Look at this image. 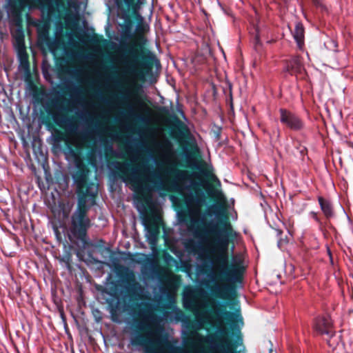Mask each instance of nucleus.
I'll return each instance as SVG.
<instances>
[{
  "label": "nucleus",
  "instance_id": "6ab92c4d",
  "mask_svg": "<svg viewBox=\"0 0 353 353\" xmlns=\"http://www.w3.org/2000/svg\"><path fill=\"white\" fill-rule=\"evenodd\" d=\"M209 177L211 180H212L214 182H217L219 184H220V181H219V179L216 178V176H214L213 174L209 175Z\"/></svg>",
  "mask_w": 353,
  "mask_h": 353
},
{
  "label": "nucleus",
  "instance_id": "9b49d317",
  "mask_svg": "<svg viewBox=\"0 0 353 353\" xmlns=\"http://www.w3.org/2000/svg\"><path fill=\"white\" fill-rule=\"evenodd\" d=\"M293 36L299 47L301 48L303 43L304 39V29L302 24L299 23L296 24L294 30L293 31Z\"/></svg>",
  "mask_w": 353,
  "mask_h": 353
},
{
  "label": "nucleus",
  "instance_id": "1a4fd4ad",
  "mask_svg": "<svg viewBox=\"0 0 353 353\" xmlns=\"http://www.w3.org/2000/svg\"><path fill=\"white\" fill-rule=\"evenodd\" d=\"M323 339L327 341V345L332 348L333 353H340L338 350L342 348L341 343V336L337 334L336 330H333V334L323 336Z\"/></svg>",
  "mask_w": 353,
  "mask_h": 353
},
{
  "label": "nucleus",
  "instance_id": "4be33fe9",
  "mask_svg": "<svg viewBox=\"0 0 353 353\" xmlns=\"http://www.w3.org/2000/svg\"><path fill=\"white\" fill-rule=\"evenodd\" d=\"M312 214H313V217H314V219H316V214H315V213H312Z\"/></svg>",
  "mask_w": 353,
  "mask_h": 353
},
{
  "label": "nucleus",
  "instance_id": "423d86ee",
  "mask_svg": "<svg viewBox=\"0 0 353 353\" xmlns=\"http://www.w3.org/2000/svg\"><path fill=\"white\" fill-rule=\"evenodd\" d=\"M194 288H184L183 292V304L188 309L195 314H198L202 309L207 307V301L194 294ZM203 290V288H199Z\"/></svg>",
  "mask_w": 353,
  "mask_h": 353
},
{
  "label": "nucleus",
  "instance_id": "f3484780",
  "mask_svg": "<svg viewBox=\"0 0 353 353\" xmlns=\"http://www.w3.org/2000/svg\"><path fill=\"white\" fill-rule=\"evenodd\" d=\"M133 182V188L135 191H139L143 185V182L140 179H134L132 180Z\"/></svg>",
  "mask_w": 353,
  "mask_h": 353
},
{
  "label": "nucleus",
  "instance_id": "9d476101",
  "mask_svg": "<svg viewBox=\"0 0 353 353\" xmlns=\"http://www.w3.org/2000/svg\"><path fill=\"white\" fill-rule=\"evenodd\" d=\"M222 228L220 229L219 232V236L222 238V241L224 244H227L228 241V237L232 233V227L231 224L227 221H224L221 222Z\"/></svg>",
  "mask_w": 353,
  "mask_h": 353
},
{
  "label": "nucleus",
  "instance_id": "dca6fc26",
  "mask_svg": "<svg viewBox=\"0 0 353 353\" xmlns=\"http://www.w3.org/2000/svg\"><path fill=\"white\" fill-rule=\"evenodd\" d=\"M300 65L299 60L298 59H294L290 62V68H288V70L295 71L298 70V68Z\"/></svg>",
  "mask_w": 353,
  "mask_h": 353
},
{
  "label": "nucleus",
  "instance_id": "ddd939ff",
  "mask_svg": "<svg viewBox=\"0 0 353 353\" xmlns=\"http://www.w3.org/2000/svg\"><path fill=\"white\" fill-rule=\"evenodd\" d=\"M147 341L146 336L140 333H137L130 339V343L134 346H143Z\"/></svg>",
  "mask_w": 353,
  "mask_h": 353
},
{
  "label": "nucleus",
  "instance_id": "39448f33",
  "mask_svg": "<svg viewBox=\"0 0 353 353\" xmlns=\"http://www.w3.org/2000/svg\"><path fill=\"white\" fill-rule=\"evenodd\" d=\"M216 269L225 280L233 281L238 280L243 272V267L234 261L229 265L228 255L223 252L216 260Z\"/></svg>",
  "mask_w": 353,
  "mask_h": 353
},
{
  "label": "nucleus",
  "instance_id": "0eeeda50",
  "mask_svg": "<svg viewBox=\"0 0 353 353\" xmlns=\"http://www.w3.org/2000/svg\"><path fill=\"white\" fill-rule=\"evenodd\" d=\"M314 329L317 334L322 337L327 334H333V330H335L333 322L328 315H323L316 317L314 323Z\"/></svg>",
  "mask_w": 353,
  "mask_h": 353
},
{
  "label": "nucleus",
  "instance_id": "20e7f679",
  "mask_svg": "<svg viewBox=\"0 0 353 353\" xmlns=\"http://www.w3.org/2000/svg\"><path fill=\"white\" fill-rule=\"evenodd\" d=\"M87 208L85 201L81 198L77 209L72 216L71 232L77 238H82L90 225V221L87 216Z\"/></svg>",
  "mask_w": 353,
  "mask_h": 353
},
{
  "label": "nucleus",
  "instance_id": "aec40b11",
  "mask_svg": "<svg viewBox=\"0 0 353 353\" xmlns=\"http://www.w3.org/2000/svg\"><path fill=\"white\" fill-rule=\"evenodd\" d=\"M19 52H20L21 57V59H23V55L24 50L23 49H20Z\"/></svg>",
  "mask_w": 353,
  "mask_h": 353
},
{
  "label": "nucleus",
  "instance_id": "f257e3e1",
  "mask_svg": "<svg viewBox=\"0 0 353 353\" xmlns=\"http://www.w3.org/2000/svg\"><path fill=\"white\" fill-rule=\"evenodd\" d=\"M214 290L220 296L230 301L223 303V306H230L234 312L214 307L216 316V327L213 334L203 336L196 333L194 339L200 343L205 342L210 345L213 353H236L238 347L243 346V336L240 331L243 325L240 312L239 301H236L237 288H207Z\"/></svg>",
  "mask_w": 353,
  "mask_h": 353
},
{
  "label": "nucleus",
  "instance_id": "7ed1b4c3",
  "mask_svg": "<svg viewBox=\"0 0 353 353\" xmlns=\"http://www.w3.org/2000/svg\"><path fill=\"white\" fill-rule=\"evenodd\" d=\"M122 70L125 79L128 83H135L137 80L144 78L142 63L139 60L137 50H132L129 54L122 57Z\"/></svg>",
  "mask_w": 353,
  "mask_h": 353
},
{
  "label": "nucleus",
  "instance_id": "4468645a",
  "mask_svg": "<svg viewBox=\"0 0 353 353\" xmlns=\"http://www.w3.org/2000/svg\"><path fill=\"white\" fill-rule=\"evenodd\" d=\"M170 288H153L154 291L153 292L155 293L157 292V290H159V292L163 294L166 293V296L168 300L169 305H172L174 303V296L173 294L170 293V292L168 290Z\"/></svg>",
  "mask_w": 353,
  "mask_h": 353
},
{
  "label": "nucleus",
  "instance_id": "f03ea898",
  "mask_svg": "<svg viewBox=\"0 0 353 353\" xmlns=\"http://www.w3.org/2000/svg\"><path fill=\"white\" fill-rule=\"evenodd\" d=\"M102 303L108 305L112 319L116 322L129 321L132 316V292L145 288H96Z\"/></svg>",
  "mask_w": 353,
  "mask_h": 353
},
{
  "label": "nucleus",
  "instance_id": "2eb2a0df",
  "mask_svg": "<svg viewBox=\"0 0 353 353\" xmlns=\"http://www.w3.org/2000/svg\"><path fill=\"white\" fill-rule=\"evenodd\" d=\"M166 179V177L162 174L160 171L156 172L154 175L150 176V181L152 182L155 181L156 180L161 184H163Z\"/></svg>",
  "mask_w": 353,
  "mask_h": 353
},
{
  "label": "nucleus",
  "instance_id": "f8f14e48",
  "mask_svg": "<svg viewBox=\"0 0 353 353\" xmlns=\"http://www.w3.org/2000/svg\"><path fill=\"white\" fill-rule=\"evenodd\" d=\"M319 202L324 215L327 218L332 216L333 210L330 201L323 199L322 197H319Z\"/></svg>",
  "mask_w": 353,
  "mask_h": 353
},
{
  "label": "nucleus",
  "instance_id": "6e6552de",
  "mask_svg": "<svg viewBox=\"0 0 353 353\" xmlns=\"http://www.w3.org/2000/svg\"><path fill=\"white\" fill-rule=\"evenodd\" d=\"M281 121L293 130H299L302 128L303 123L298 117L285 110L281 109Z\"/></svg>",
  "mask_w": 353,
  "mask_h": 353
},
{
  "label": "nucleus",
  "instance_id": "a211bd4d",
  "mask_svg": "<svg viewBox=\"0 0 353 353\" xmlns=\"http://www.w3.org/2000/svg\"><path fill=\"white\" fill-rule=\"evenodd\" d=\"M146 229H147L146 236H148V239H151L153 240L155 238L156 234L158 232L157 229L154 232H150L148 230V228L147 226H146Z\"/></svg>",
  "mask_w": 353,
  "mask_h": 353
},
{
  "label": "nucleus",
  "instance_id": "412c9836",
  "mask_svg": "<svg viewBox=\"0 0 353 353\" xmlns=\"http://www.w3.org/2000/svg\"><path fill=\"white\" fill-rule=\"evenodd\" d=\"M101 316L100 315L99 316L96 317V319H97V321L101 320Z\"/></svg>",
  "mask_w": 353,
  "mask_h": 353
}]
</instances>
